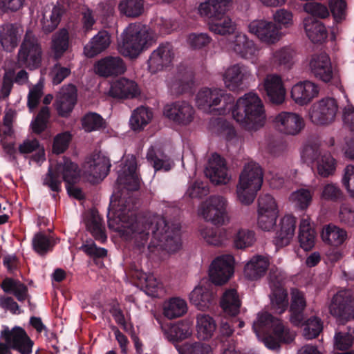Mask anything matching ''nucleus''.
Here are the masks:
<instances>
[{"instance_id": "21", "label": "nucleus", "mask_w": 354, "mask_h": 354, "mask_svg": "<svg viewBox=\"0 0 354 354\" xmlns=\"http://www.w3.org/2000/svg\"><path fill=\"white\" fill-rule=\"evenodd\" d=\"M205 174L215 185H225L230 180L225 161L217 153L212 154L209 159Z\"/></svg>"}, {"instance_id": "14", "label": "nucleus", "mask_w": 354, "mask_h": 354, "mask_svg": "<svg viewBox=\"0 0 354 354\" xmlns=\"http://www.w3.org/2000/svg\"><path fill=\"white\" fill-rule=\"evenodd\" d=\"M248 31L262 42L273 44L280 40L281 33L277 25L265 19H255L248 26Z\"/></svg>"}, {"instance_id": "23", "label": "nucleus", "mask_w": 354, "mask_h": 354, "mask_svg": "<svg viewBox=\"0 0 354 354\" xmlns=\"http://www.w3.org/2000/svg\"><path fill=\"white\" fill-rule=\"evenodd\" d=\"M132 277L138 280L145 286L146 293L153 297L162 296L165 291L163 286L152 274L142 270L140 267H133L131 272Z\"/></svg>"}, {"instance_id": "4", "label": "nucleus", "mask_w": 354, "mask_h": 354, "mask_svg": "<svg viewBox=\"0 0 354 354\" xmlns=\"http://www.w3.org/2000/svg\"><path fill=\"white\" fill-rule=\"evenodd\" d=\"M152 41V33L146 25L130 24L124 30L122 43L118 50L124 57L136 58L145 48L151 45Z\"/></svg>"}, {"instance_id": "16", "label": "nucleus", "mask_w": 354, "mask_h": 354, "mask_svg": "<svg viewBox=\"0 0 354 354\" xmlns=\"http://www.w3.org/2000/svg\"><path fill=\"white\" fill-rule=\"evenodd\" d=\"M273 121L277 129L286 135H297L304 127L303 118L293 112H281L275 116Z\"/></svg>"}, {"instance_id": "20", "label": "nucleus", "mask_w": 354, "mask_h": 354, "mask_svg": "<svg viewBox=\"0 0 354 354\" xmlns=\"http://www.w3.org/2000/svg\"><path fill=\"white\" fill-rule=\"evenodd\" d=\"M137 162L134 156H131L121 164L118 170L117 183L128 190L136 191L140 187V179L136 173Z\"/></svg>"}, {"instance_id": "37", "label": "nucleus", "mask_w": 354, "mask_h": 354, "mask_svg": "<svg viewBox=\"0 0 354 354\" xmlns=\"http://www.w3.org/2000/svg\"><path fill=\"white\" fill-rule=\"evenodd\" d=\"M187 301L180 297H171L166 300L162 305V313L169 319L180 317L187 313Z\"/></svg>"}, {"instance_id": "41", "label": "nucleus", "mask_w": 354, "mask_h": 354, "mask_svg": "<svg viewBox=\"0 0 354 354\" xmlns=\"http://www.w3.org/2000/svg\"><path fill=\"white\" fill-rule=\"evenodd\" d=\"M221 306L223 310L230 315H236L239 313L241 300L234 288L227 289L221 297Z\"/></svg>"}, {"instance_id": "18", "label": "nucleus", "mask_w": 354, "mask_h": 354, "mask_svg": "<svg viewBox=\"0 0 354 354\" xmlns=\"http://www.w3.org/2000/svg\"><path fill=\"white\" fill-rule=\"evenodd\" d=\"M126 71V64L120 56H106L94 64L95 74L103 77L118 76Z\"/></svg>"}, {"instance_id": "17", "label": "nucleus", "mask_w": 354, "mask_h": 354, "mask_svg": "<svg viewBox=\"0 0 354 354\" xmlns=\"http://www.w3.org/2000/svg\"><path fill=\"white\" fill-rule=\"evenodd\" d=\"M194 109L193 106L186 101H177L164 107V115L174 122L187 125L194 119Z\"/></svg>"}, {"instance_id": "52", "label": "nucleus", "mask_w": 354, "mask_h": 354, "mask_svg": "<svg viewBox=\"0 0 354 354\" xmlns=\"http://www.w3.org/2000/svg\"><path fill=\"white\" fill-rule=\"evenodd\" d=\"M315 190L313 187L299 189L291 194L290 198L297 207L305 209L310 204Z\"/></svg>"}, {"instance_id": "31", "label": "nucleus", "mask_w": 354, "mask_h": 354, "mask_svg": "<svg viewBox=\"0 0 354 354\" xmlns=\"http://www.w3.org/2000/svg\"><path fill=\"white\" fill-rule=\"evenodd\" d=\"M239 183L260 189L263 183V171L259 165L254 162L245 164L239 175Z\"/></svg>"}, {"instance_id": "57", "label": "nucleus", "mask_w": 354, "mask_h": 354, "mask_svg": "<svg viewBox=\"0 0 354 354\" xmlns=\"http://www.w3.org/2000/svg\"><path fill=\"white\" fill-rule=\"evenodd\" d=\"M177 349L180 354H212L210 345L201 342L185 343Z\"/></svg>"}, {"instance_id": "11", "label": "nucleus", "mask_w": 354, "mask_h": 354, "mask_svg": "<svg viewBox=\"0 0 354 354\" xmlns=\"http://www.w3.org/2000/svg\"><path fill=\"white\" fill-rule=\"evenodd\" d=\"M283 282L284 278L277 268L270 271V304L273 310L278 314L283 313L288 306V292L283 288Z\"/></svg>"}, {"instance_id": "44", "label": "nucleus", "mask_w": 354, "mask_h": 354, "mask_svg": "<svg viewBox=\"0 0 354 354\" xmlns=\"http://www.w3.org/2000/svg\"><path fill=\"white\" fill-rule=\"evenodd\" d=\"M19 28L15 24H7L0 32V42L6 50L15 48L19 41Z\"/></svg>"}, {"instance_id": "6", "label": "nucleus", "mask_w": 354, "mask_h": 354, "mask_svg": "<svg viewBox=\"0 0 354 354\" xmlns=\"http://www.w3.org/2000/svg\"><path fill=\"white\" fill-rule=\"evenodd\" d=\"M80 178V170L78 165L73 162L68 158L63 157L62 160L53 165L50 164L47 185L52 191L58 192L60 190L62 180L67 185L77 183Z\"/></svg>"}, {"instance_id": "1", "label": "nucleus", "mask_w": 354, "mask_h": 354, "mask_svg": "<svg viewBox=\"0 0 354 354\" xmlns=\"http://www.w3.org/2000/svg\"><path fill=\"white\" fill-rule=\"evenodd\" d=\"M234 99L217 88H203L197 93L196 104L203 111L214 115H225L232 111L233 118L245 129L257 131L263 127L266 115L263 102L254 93L250 92Z\"/></svg>"}, {"instance_id": "39", "label": "nucleus", "mask_w": 354, "mask_h": 354, "mask_svg": "<svg viewBox=\"0 0 354 354\" xmlns=\"http://www.w3.org/2000/svg\"><path fill=\"white\" fill-rule=\"evenodd\" d=\"M295 50L288 46L279 48L272 53L271 62L284 70L290 69L295 63Z\"/></svg>"}, {"instance_id": "35", "label": "nucleus", "mask_w": 354, "mask_h": 354, "mask_svg": "<svg viewBox=\"0 0 354 354\" xmlns=\"http://www.w3.org/2000/svg\"><path fill=\"white\" fill-rule=\"evenodd\" d=\"M18 151L22 155L32 153L35 151L36 153L31 156L30 160L37 163H40V165L44 160V147L40 144L39 139L33 136L25 139L19 145Z\"/></svg>"}, {"instance_id": "7", "label": "nucleus", "mask_w": 354, "mask_h": 354, "mask_svg": "<svg viewBox=\"0 0 354 354\" xmlns=\"http://www.w3.org/2000/svg\"><path fill=\"white\" fill-rule=\"evenodd\" d=\"M0 354H11V350L18 351L20 354H30L33 342L26 330L20 326L10 328L3 326L0 332Z\"/></svg>"}, {"instance_id": "61", "label": "nucleus", "mask_w": 354, "mask_h": 354, "mask_svg": "<svg viewBox=\"0 0 354 354\" xmlns=\"http://www.w3.org/2000/svg\"><path fill=\"white\" fill-rule=\"evenodd\" d=\"M354 331L349 329L348 331L336 332L334 337V345L338 350H346L350 348L354 339Z\"/></svg>"}, {"instance_id": "47", "label": "nucleus", "mask_w": 354, "mask_h": 354, "mask_svg": "<svg viewBox=\"0 0 354 354\" xmlns=\"http://www.w3.org/2000/svg\"><path fill=\"white\" fill-rule=\"evenodd\" d=\"M69 36L66 28L60 29L52 37L51 48L56 59L60 57L68 48Z\"/></svg>"}, {"instance_id": "5", "label": "nucleus", "mask_w": 354, "mask_h": 354, "mask_svg": "<svg viewBox=\"0 0 354 354\" xmlns=\"http://www.w3.org/2000/svg\"><path fill=\"white\" fill-rule=\"evenodd\" d=\"M202 16L208 17V23L211 32L221 35H230L236 30V24L230 17L225 15L227 8L225 2L208 1L202 3L198 8Z\"/></svg>"}, {"instance_id": "62", "label": "nucleus", "mask_w": 354, "mask_h": 354, "mask_svg": "<svg viewBox=\"0 0 354 354\" xmlns=\"http://www.w3.org/2000/svg\"><path fill=\"white\" fill-rule=\"evenodd\" d=\"M278 212L276 201L271 195L266 194L259 196L258 199V213L270 214Z\"/></svg>"}, {"instance_id": "30", "label": "nucleus", "mask_w": 354, "mask_h": 354, "mask_svg": "<svg viewBox=\"0 0 354 354\" xmlns=\"http://www.w3.org/2000/svg\"><path fill=\"white\" fill-rule=\"evenodd\" d=\"M263 86L272 103L280 104L283 102L286 90L280 76L277 75H268L264 80Z\"/></svg>"}, {"instance_id": "51", "label": "nucleus", "mask_w": 354, "mask_h": 354, "mask_svg": "<svg viewBox=\"0 0 354 354\" xmlns=\"http://www.w3.org/2000/svg\"><path fill=\"white\" fill-rule=\"evenodd\" d=\"M336 169V162L329 153H323L317 161V174L324 178L333 175Z\"/></svg>"}, {"instance_id": "24", "label": "nucleus", "mask_w": 354, "mask_h": 354, "mask_svg": "<svg viewBox=\"0 0 354 354\" xmlns=\"http://www.w3.org/2000/svg\"><path fill=\"white\" fill-rule=\"evenodd\" d=\"M77 102V88L73 84L63 86L57 96L55 103L58 114L67 117L72 111Z\"/></svg>"}, {"instance_id": "43", "label": "nucleus", "mask_w": 354, "mask_h": 354, "mask_svg": "<svg viewBox=\"0 0 354 354\" xmlns=\"http://www.w3.org/2000/svg\"><path fill=\"white\" fill-rule=\"evenodd\" d=\"M87 230L91 233L95 240L104 243L106 240L105 227L102 218L97 211H92L86 220Z\"/></svg>"}, {"instance_id": "38", "label": "nucleus", "mask_w": 354, "mask_h": 354, "mask_svg": "<svg viewBox=\"0 0 354 354\" xmlns=\"http://www.w3.org/2000/svg\"><path fill=\"white\" fill-rule=\"evenodd\" d=\"M216 329L214 319L209 315L200 313L196 316V335L199 339H211Z\"/></svg>"}, {"instance_id": "42", "label": "nucleus", "mask_w": 354, "mask_h": 354, "mask_svg": "<svg viewBox=\"0 0 354 354\" xmlns=\"http://www.w3.org/2000/svg\"><path fill=\"white\" fill-rule=\"evenodd\" d=\"M192 333L191 324L186 321L172 324L165 330L166 337L172 342L183 340L190 337Z\"/></svg>"}, {"instance_id": "58", "label": "nucleus", "mask_w": 354, "mask_h": 354, "mask_svg": "<svg viewBox=\"0 0 354 354\" xmlns=\"http://www.w3.org/2000/svg\"><path fill=\"white\" fill-rule=\"evenodd\" d=\"M323 324L317 317L309 318L304 324L303 335L307 339H313L319 335L322 330Z\"/></svg>"}, {"instance_id": "54", "label": "nucleus", "mask_w": 354, "mask_h": 354, "mask_svg": "<svg viewBox=\"0 0 354 354\" xmlns=\"http://www.w3.org/2000/svg\"><path fill=\"white\" fill-rule=\"evenodd\" d=\"M44 69H41V77L37 84L30 88L27 97V106L30 112L34 111L39 106L43 95L42 81Z\"/></svg>"}, {"instance_id": "15", "label": "nucleus", "mask_w": 354, "mask_h": 354, "mask_svg": "<svg viewBox=\"0 0 354 354\" xmlns=\"http://www.w3.org/2000/svg\"><path fill=\"white\" fill-rule=\"evenodd\" d=\"M174 59L173 46L163 43L154 50L147 61V67L151 74H156L169 67Z\"/></svg>"}, {"instance_id": "40", "label": "nucleus", "mask_w": 354, "mask_h": 354, "mask_svg": "<svg viewBox=\"0 0 354 354\" xmlns=\"http://www.w3.org/2000/svg\"><path fill=\"white\" fill-rule=\"evenodd\" d=\"M347 238V232L335 225L329 224L324 227L322 239L325 243L337 247L341 245Z\"/></svg>"}, {"instance_id": "28", "label": "nucleus", "mask_w": 354, "mask_h": 354, "mask_svg": "<svg viewBox=\"0 0 354 354\" xmlns=\"http://www.w3.org/2000/svg\"><path fill=\"white\" fill-rule=\"evenodd\" d=\"M231 48L236 55L245 59H252L259 53V48L254 42L243 33L236 35Z\"/></svg>"}, {"instance_id": "13", "label": "nucleus", "mask_w": 354, "mask_h": 354, "mask_svg": "<svg viewBox=\"0 0 354 354\" xmlns=\"http://www.w3.org/2000/svg\"><path fill=\"white\" fill-rule=\"evenodd\" d=\"M337 111L336 100L332 97H326L313 104L310 118L315 124L328 125L335 120Z\"/></svg>"}, {"instance_id": "63", "label": "nucleus", "mask_w": 354, "mask_h": 354, "mask_svg": "<svg viewBox=\"0 0 354 354\" xmlns=\"http://www.w3.org/2000/svg\"><path fill=\"white\" fill-rule=\"evenodd\" d=\"M329 7L336 22L339 23L345 19L347 6L344 0H329Z\"/></svg>"}, {"instance_id": "36", "label": "nucleus", "mask_w": 354, "mask_h": 354, "mask_svg": "<svg viewBox=\"0 0 354 354\" xmlns=\"http://www.w3.org/2000/svg\"><path fill=\"white\" fill-rule=\"evenodd\" d=\"M296 225L295 218L291 215L283 217L280 222V228L276 233V243L278 245L285 246L292 239Z\"/></svg>"}, {"instance_id": "2", "label": "nucleus", "mask_w": 354, "mask_h": 354, "mask_svg": "<svg viewBox=\"0 0 354 354\" xmlns=\"http://www.w3.org/2000/svg\"><path fill=\"white\" fill-rule=\"evenodd\" d=\"M133 214L129 216V221L122 225V234L127 239L133 241L138 247H144L149 236L150 242L148 248H158L167 250L168 252H175L181 247L180 225L178 223H169L165 217L160 215L139 217L134 219Z\"/></svg>"}, {"instance_id": "33", "label": "nucleus", "mask_w": 354, "mask_h": 354, "mask_svg": "<svg viewBox=\"0 0 354 354\" xmlns=\"http://www.w3.org/2000/svg\"><path fill=\"white\" fill-rule=\"evenodd\" d=\"M111 35L106 30H100L84 46V53L89 58L94 57L109 48Z\"/></svg>"}, {"instance_id": "8", "label": "nucleus", "mask_w": 354, "mask_h": 354, "mask_svg": "<svg viewBox=\"0 0 354 354\" xmlns=\"http://www.w3.org/2000/svg\"><path fill=\"white\" fill-rule=\"evenodd\" d=\"M227 199L220 195H213L207 198L200 206L203 218L216 225H223L230 222L227 212Z\"/></svg>"}, {"instance_id": "60", "label": "nucleus", "mask_w": 354, "mask_h": 354, "mask_svg": "<svg viewBox=\"0 0 354 354\" xmlns=\"http://www.w3.org/2000/svg\"><path fill=\"white\" fill-rule=\"evenodd\" d=\"M72 140V135L68 131H64L56 135L53 140L52 153L61 154L64 153L68 148Z\"/></svg>"}, {"instance_id": "12", "label": "nucleus", "mask_w": 354, "mask_h": 354, "mask_svg": "<svg viewBox=\"0 0 354 354\" xmlns=\"http://www.w3.org/2000/svg\"><path fill=\"white\" fill-rule=\"evenodd\" d=\"M110 167L109 158L98 152L93 153L86 158L82 169L88 180L96 183L107 176Z\"/></svg>"}, {"instance_id": "25", "label": "nucleus", "mask_w": 354, "mask_h": 354, "mask_svg": "<svg viewBox=\"0 0 354 354\" xmlns=\"http://www.w3.org/2000/svg\"><path fill=\"white\" fill-rule=\"evenodd\" d=\"M313 75L324 82H329L333 77V71L328 55L326 53L313 55L310 62Z\"/></svg>"}, {"instance_id": "50", "label": "nucleus", "mask_w": 354, "mask_h": 354, "mask_svg": "<svg viewBox=\"0 0 354 354\" xmlns=\"http://www.w3.org/2000/svg\"><path fill=\"white\" fill-rule=\"evenodd\" d=\"M151 112L148 109L141 106L133 112L129 124L133 130L140 131L151 121Z\"/></svg>"}, {"instance_id": "26", "label": "nucleus", "mask_w": 354, "mask_h": 354, "mask_svg": "<svg viewBox=\"0 0 354 354\" xmlns=\"http://www.w3.org/2000/svg\"><path fill=\"white\" fill-rule=\"evenodd\" d=\"M139 94L140 91L136 82L125 77L114 81L109 91V95L117 99L133 98Z\"/></svg>"}, {"instance_id": "59", "label": "nucleus", "mask_w": 354, "mask_h": 354, "mask_svg": "<svg viewBox=\"0 0 354 354\" xmlns=\"http://www.w3.org/2000/svg\"><path fill=\"white\" fill-rule=\"evenodd\" d=\"M147 158L148 161L153 165L156 171L163 169L167 171L171 169L172 162L166 156L160 158L156 155L155 150L153 147L149 149L147 153Z\"/></svg>"}, {"instance_id": "56", "label": "nucleus", "mask_w": 354, "mask_h": 354, "mask_svg": "<svg viewBox=\"0 0 354 354\" xmlns=\"http://www.w3.org/2000/svg\"><path fill=\"white\" fill-rule=\"evenodd\" d=\"M82 125L86 131L91 132L105 128V121L99 114L88 113L82 118Z\"/></svg>"}, {"instance_id": "22", "label": "nucleus", "mask_w": 354, "mask_h": 354, "mask_svg": "<svg viewBox=\"0 0 354 354\" xmlns=\"http://www.w3.org/2000/svg\"><path fill=\"white\" fill-rule=\"evenodd\" d=\"M252 76L248 67L243 64H235L225 71L223 79L225 87L230 91L240 88L243 82Z\"/></svg>"}, {"instance_id": "48", "label": "nucleus", "mask_w": 354, "mask_h": 354, "mask_svg": "<svg viewBox=\"0 0 354 354\" xmlns=\"http://www.w3.org/2000/svg\"><path fill=\"white\" fill-rule=\"evenodd\" d=\"M209 277L211 282L216 286L226 283L234 275V267H209Z\"/></svg>"}, {"instance_id": "45", "label": "nucleus", "mask_w": 354, "mask_h": 354, "mask_svg": "<svg viewBox=\"0 0 354 354\" xmlns=\"http://www.w3.org/2000/svg\"><path fill=\"white\" fill-rule=\"evenodd\" d=\"M299 242L300 246L305 250H311L315 243V233L310 227L308 219H302L299 225Z\"/></svg>"}, {"instance_id": "27", "label": "nucleus", "mask_w": 354, "mask_h": 354, "mask_svg": "<svg viewBox=\"0 0 354 354\" xmlns=\"http://www.w3.org/2000/svg\"><path fill=\"white\" fill-rule=\"evenodd\" d=\"M319 93L318 86L313 82L306 80L295 84L291 90V97L299 105L311 102Z\"/></svg>"}, {"instance_id": "55", "label": "nucleus", "mask_w": 354, "mask_h": 354, "mask_svg": "<svg viewBox=\"0 0 354 354\" xmlns=\"http://www.w3.org/2000/svg\"><path fill=\"white\" fill-rule=\"evenodd\" d=\"M259 189L252 187L250 185H245L239 183L236 185V198L237 200L244 205H249L253 203Z\"/></svg>"}, {"instance_id": "46", "label": "nucleus", "mask_w": 354, "mask_h": 354, "mask_svg": "<svg viewBox=\"0 0 354 354\" xmlns=\"http://www.w3.org/2000/svg\"><path fill=\"white\" fill-rule=\"evenodd\" d=\"M201 235L207 244L214 246L222 245L227 240L225 229L205 227L201 230Z\"/></svg>"}, {"instance_id": "19", "label": "nucleus", "mask_w": 354, "mask_h": 354, "mask_svg": "<svg viewBox=\"0 0 354 354\" xmlns=\"http://www.w3.org/2000/svg\"><path fill=\"white\" fill-rule=\"evenodd\" d=\"M215 299L212 283L206 279L200 281L189 294V300L198 310L208 309Z\"/></svg>"}, {"instance_id": "64", "label": "nucleus", "mask_w": 354, "mask_h": 354, "mask_svg": "<svg viewBox=\"0 0 354 354\" xmlns=\"http://www.w3.org/2000/svg\"><path fill=\"white\" fill-rule=\"evenodd\" d=\"M209 192V187L206 183L196 180L189 185L186 194L192 198H201L207 196Z\"/></svg>"}, {"instance_id": "10", "label": "nucleus", "mask_w": 354, "mask_h": 354, "mask_svg": "<svg viewBox=\"0 0 354 354\" xmlns=\"http://www.w3.org/2000/svg\"><path fill=\"white\" fill-rule=\"evenodd\" d=\"M41 48L31 31H27L18 52V62L30 70L38 68L41 62Z\"/></svg>"}, {"instance_id": "49", "label": "nucleus", "mask_w": 354, "mask_h": 354, "mask_svg": "<svg viewBox=\"0 0 354 354\" xmlns=\"http://www.w3.org/2000/svg\"><path fill=\"white\" fill-rule=\"evenodd\" d=\"M255 234L252 230L239 228L233 235V245L236 249L244 250L255 242Z\"/></svg>"}, {"instance_id": "53", "label": "nucleus", "mask_w": 354, "mask_h": 354, "mask_svg": "<svg viewBox=\"0 0 354 354\" xmlns=\"http://www.w3.org/2000/svg\"><path fill=\"white\" fill-rule=\"evenodd\" d=\"M120 12L128 17H137L144 11L143 0H122L118 5Z\"/></svg>"}, {"instance_id": "3", "label": "nucleus", "mask_w": 354, "mask_h": 354, "mask_svg": "<svg viewBox=\"0 0 354 354\" xmlns=\"http://www.w3.org/2000/svg\"><path fill=\"white\" fill-rule=\"evenodd\" d=\"M253 330L258 339H261V334L267 329H272V335L262 338L265 346L269 349L277 350L279 348L280 342H290L295 338V334L290 333L284 327L281 320L275 319L267 312H261L257 315V318L253 323Z\"/></svg>"}, {"instance_id": "29", "label": "nucleus", "mask_w": 354, "mask_h": 354, "mask_svg": "<svg viewBox=\"0 0 354 354\" xmlns=\"http://www.w3.org/2000/svg\"><path fill=\"white\" fill-rule=\"evenodd\" d=\"M194 83L193 72L188 68H179L169 84L171 95L179 96L190 90Z\"/></svg>"}, {"instance_id": "9", "label": "nucleus", "mask_w": 354, "mask_h": 354, "mask_svg": "<svg viewBox=\"0 0 354 354\" xmlns=\"http://www.w3.org/2000/svg\"><path fill=\"white\" fill-rule=\"evenodd\" d=\"M330 314L337 322L345 323L354 318V297L349 289H341L332 297L328 306Z\"/></svg>"}, {"instance_id": "34", "label": "nucleus", "mask_w": 354, "mask_h": 354, "mask_svg": "<svg viewBox=\"0 0 354 354\" xmlns=\"http://www.w3.org/2000/svg\"><path fill=\"white\" fill-rule=\"evenodd\" d=\"M304 26L308 37L312 42L321 43L326 39L328 33L325 26L313 17L305 18Z\"/></svg>"}, {"instance_id": "32", "label": "nucleus", "mask_w": 354, "mask_h": 354, "mask_svg": "<svg viewBox=\"0 0 354 354\" xmlns=\"http://www.w3.org/2000/svg\"><path fill=\"white\" fill-rule=\"evenodd\" d=\"M306 306L304 294L296 288L291 290V304L290 307V321L296 326H301L304 321L303 311Z\"/></svg>"}]
</instances>
